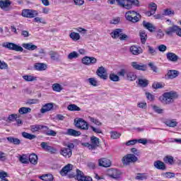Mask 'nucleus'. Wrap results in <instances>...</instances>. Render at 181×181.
I'll return each instance as SVG.
<instances>
[{
	"mask_svg": "<svg viewBox=\"0 0 181 181\" xmlns=\"http://www.w3.org/2000/svg\"><path fill=\"white\" fill-rule=\"evenodd\" d=\"M177 97H179L177 92L170 91L164 93L163 97L160 98V100L163 104L169 105L172 104Z\"/></svg>",
	"mask_w": 181,
	"mask_h": 181,
	"instance_id": "obj_1",
	"label": "nucleus"
},
{
	"mask_svg": "<svg viewBox=\"0 0 181 181\" xmlns=\"http://www.w3.org/2000/svg\"><path fill=\"white\" fill-rule=\"evenodd\" d=\"M73 149H74V144L69 143L66 144V147L61 148L59 153L64 156V158L70 159V158H71V155H73Z\"/></svg>",
	"mask_w": 181,
	"mask_h": 181,
	"instance_id": "obj_2",
	"label": "nucleus"
},
{
	"mask_svg": "<svg viewBox=\"0 0 181 181\" xmlns=\"http://www.w3.org/2000/svg\"><path fill=\"white\" fill-rule=\"evenodd\" d=\"M125 18L132 23H136L141 21V14L135 11H129L125 13Z\"/></svg>",
	"mask_w": 181,
	"mask_h": 181,
	"instance_id": "obj_3",
	"label": "nucleus"
},
{
	"mask_svg": "<svg viewBox=\"0 0 181 181\" xmlns=\"http://www.w3.org/2000/svg\"><path fill=\"white\" fill-rule=\"evenodd\" d=\"M82 146H86L90 151H95V149L100 146V139H98V137H95V136H92L90 137V144L82 143Z\"/></svg>",
	"mask_w": 181,
	"mask_h": 181,
	"instance_id": "obj_4",
	"label": "nucleus"
},
{
	"mask_svg": "<svg viewBox=\"0 0 181 181\" xmlns=\"http://www.w3.org/2000/svg\"><path fill=\"white\" fill-rule=\"evenodd\" d=\"M74 125L78 129H83V131H88V128H90L88 123L83 118L75 119Z\"/></svg>",
	"mask_w": 181,
	"mask_h": 181,
	"instance_id": "obj_5",
	"label": "nucleus"
},
{
	"mask_svg": "<svg viewBox=\"0 0 181 181\" xmlns=\"http://www.w3.org/2000/svg\"><path fill=\"white\" fill-rule=\"evenodd\" d=\"M2 47L8 50H15V52H23V48L13 42H4Z\"/></svg>",
	"mask_w": 181,
	"mask_h": 181,
	"instance_id": "obj_6",
	"label": "nucleus"
},
{
	"mask_svg": "<svg viewBox=\"0 0 181 181\" xmlns=\"http://www.w3.org/2000/svg\"><path fill=\"white\" fill-rule=\"evenodd\" d=\"M165 33L168 36L173 35V33H176L177 36H179L180 37H181V28L178 25H174L171 27H169L165 30Z\"/></svg>",
	"mask_w": 181,
	"mask_h": 181,
	"instance_id": "obj_7",
	"label": "nucleus"
},
{
	"mask_svg": "<svg viewBox=\"0 0 181 181\" xmlns=\"http://www.w3.org/2000/svg\"><path fill=\"white\" fill-rule=\"evenodd\" d=\"M138 160V157L134 154H127L124 156L122 159L123 165H129V163H134Z\"/></svg>",
	"mask_w": 181,
	"mask_h": 181,
	"instance_id": "obj_8",
	"label": "nucleus"
},
{
	"mask_svg": "<svg viewBox=\"0 0 181 181\" xmlns=\"http://www.w3.org/2000/svg\"><path fill=\"white\" fill-rule=\"evenodd\" d=\"M22 16L23 18H35V16H37L39 15V13H37V11L36 10H32V9H23L21 13Z\"/></svg>",
	"mask_w": 181,
	"mask_h": 181,
	"instance_id": "obj_9",
	"label": "nucleus"
},
{
	"mask_svg": "<svg viewBox=\"0 0 181 181\" xmlns=\"http://www.w3.org/2000/svg\"><path fill=\"white\" fill-rule=\"evenodd\" d=\"M179 74H180V72L177 70H168V73L165 75L164 78L165 80H173V78L178 77Z\"/></svg>",
	"mask_w": 181,
	"mask_h": 181,
	"instance_id": "obj_10",
	"label": "nucleus"
},
{
	"mask_svg": "<svg viewBox=\"0 0 181 181\" xmlns=\"http://www.w3.org/2000/svg\"><path fill=\"white\" fill-rule=\"evenodd\" d=\"M96 74L102 80H107V78H108L107 70L105 69V68H104V66H100L96 71Z\"/></svg>",
	"mask_w": 181,
	"mask_h": 181,
	"instance_id": "obj_11",
	"label": "nucleus"
},
{
	"mask_svg": "<svg viewBox=\"0 0 181 181\" xmlns=\"http://www.w3.org/2000/svg\"><path fill=\"white\" fill-rule=\"evenodd\" d=\"M76 179L78 181H93L91 177L84 175V173L80 170H76Z\"/></svg>",
	"mask_w": 181,
	"mask_h": 181,
	"instance_id": "obj_12",
	"label": "nucleus"
},
{
	"mask_svg": "<svg viewBox=\"0 0 181 181\" xmlns=\"http://www.w3.org/2000/svg\"><path fill=\"white\" fill-rule=\"evenodd\" d=\"M132 66L135 70H139L140 71H146L148 70V65L142 63L138 64L136 62H132Z\"/></svg>",
	"mask_w": 181,
	"mask_h": 181,
	"instance_id": "obj_13",
	"label": "nucleus"
},
{
	"mask_svg": "<svg viewBox=\"0 0 181 181\" xmlns=\"http://www.w3.org/2000/svg\"><path fill=\"white\" fill-rule=\"evenodd\" d=\"M40 146L44 151L49 152L50 153H56V152H57V149L52 146H49L47 142H42Z\"/></svg>",
	"mask_w": 181,
	"mask_h": 181,
	"instance_id": "obj_14",
	"label": "nucleus"
},
{
	"mask_svg": "<svg viewBox=\"0 0 181 181\" xmlns=\"http://www.w3.org/2000/svg\"><path fill=\"white\" fill-rule=\"evenodd\" d=\"M107 175L112 179H118L121 173L115 168H110L107 170Z\"/></svg>",
	"mask_w": 181,
	"mask_h": 181,
	"instance_id": "obj_15",
	"label": "nucleus"
},
{
	"mask_svg": "<svg viewBox=\"0 0 181 181\" xmlns=\"http://www.w3.org/2000/svg\"><path fill=\"white\" fill-rule=\"evenodd\" d=\"M54 107V105L52 103H46L42 105V107L40 109L41 114H45V112H49V111H52Z\"/></svg>",
	"mask_w": 181,
	"mask_h": 181,
	"instance_id": "obj_16",
	"label": "nucleus"
},
{
	"mask_svg": "<svg viewBox=\"0 0 181 181\" xmlns=\"http://www.w3.org/2000/svg\"><path fill=\"white\" fill-rule=\"evenodd\" d=\"M166 57L168 62H172L173 63H176L179 60V56L173 52H168L166 54Z\"/></svg>",
	"mask_w": 181,
	"mask_h": 181,
	"instance_id": "obj_17",
	"label": "nucleus"
},
{
	"mask_svg": "<svg viewBox=\"0 0 181 181\" xmlns=\"http://www.w3.org/2000/svg\"><path fill=\"white\" fill-rule=\"evenodd\" d=\"M12 5L11 0H0V8L3 11H8V8Z\"/></svg>",
	"mask_w": 181,
	"mask_h": 181,
	"instance_id": "obj_18",
	"label": "nucleus"
},
{
	"mask_svg": "<svg viewBox=\"0 0 181 181\" xmlns=\"http://www.w3.org/2000/svg\"><path fill=\"white\" fill-rule=\"evenodd\" d=\"M98 165L103 168H110L111 166V160L107 158H100L98 160Z\"/></svg>",
	"mask_w": 181,
	"mask_h": 181,
	"instance_id": "obj_19",
	"label": "nucleus"
},
{
	"mask_svg": "<svg viewBox=\"0 0 181 181\" xmlns=\"http://www.w3.org/2000/svg\"><path fill=\"white\" fill-rule=\"evenodd\" d=\"M129 51L132 54H134V56H138V54H141L144 53V50L141 47H138L135 45L131 46L129 48Z\"/></svg>",
	"mask_w": 181,
	"mask_h": 181,
	"instance_id": "obj_20",
	"label": "nucleus"
},
{
	"mask_svg": "<svg viewBox=\"0 0 181 181\" xmlns=\"http://www.w3.org/2000/svg\"><path fill=\"white\" fill-rule=\"evenodd\" d=\"M73 170V165L71 164H67L65 165L59 172L60 175L62 176H66L70 170Z\"/></svg>",
	"mask_w": 181,
	"mask_h": 181,
	"instance_id": "obj_21",
	"label": "nucleus"
},
{
	"mask_svg": "<svg viewBox=\"0 0 181 181\" xmlns=\"http://www.w3.org/2000/svg\"><path fill=\"white\" fill-rule=\"evenodd\" d=\"M154 168L158 170H166V165L160 160H156L153 163Z\"/></svg>",
	"mask_w": 181,
	"mask_h": 181,
	"instance_id": "obj_22",
	"label": "nucleus"
},
{
	"mask_svg": "<svg viewBox=\"0 0 181 181\" xmlns=\"http://www.w3.org/2000/svg\"><path fill=\"white\" fill-rule=\"evenodd\" d=\"M22 47L26 50H29L30 52L36 50V49H37V46L33 45L32 42L23 43Z\"/></svg>",
	"mask_w": 181,
	"mask_h": 181,
	"instance_id": "obj_23",
	"label": "nucleus"
},
{
	"mask_svg": "<svg viewBox=\"0 0 181 181\" xmlns=\"http://www.w3.org/2000/svg\"><path fill=\"white\" fill-rule=\"evenodd\" d=\"M143 26L149 32H155V30H156V28L153 26V23L146 22L145 21H143Z\"/></svg>",
	"mask_w": 181,
	"mask_h": 181,
	"instance_id": "obj_24",
	"label": "nucleus"
},
{
	"mask_svg": "<svg viewBox=\"0 0 181 181\" xmlns=\"http://www.w3.org/2000/svg\"><path fill=\"white\" fill-rule=\"evenodd\" d=\"M122 33V29L116 28L110 33V36L112 37V39H118V37H120Z\"/></svg>",
	"mask_w": 181,
	"mask_h": 181,
	"instance_id": "obj_25",
	"label": "nucleus"
},
{
	"mask_svg": "<svg viewBox=\"0 0 181 181\" xmlns=\"http://www.w3.org/2000/svg\"><path fill=\"white\" fill-rule=\"evenodd\" d=\"M164 124L170 128H175V127H177V122H176V119H166L164 121Z\"/></svg>",
	"mask_w": 181,
	"mask_h": 181,
	"instance_id": "obj_26",
	"label": "nucleus"
},
{
	"mask_svg": "<svg viewBox=\"0 0 181 181\" xmlns=\"http://www.w3.org/2000/svg\"><path fill=\"white\" fill-rule=\"evenodd\" d=\"M34 69L38 71H45L47 69V64L45 63H36L34 66Z\"/></svg>",
	"mask_w": 181,
	"mask_h": 181,
	"instance_id": "obj_27",
	"label": "nucleus"
},
{
	"mask_svg": "<svg viewBox=\"0 0 181 181\" xmlns=\"http://www.w3.org/2000/svg\"><path fill=\"white\" fill-rule=\"evenodd\" d=\"M43 128H45V129H49V127L47 126H42L41 124H35L30 126L32 132H38V131H40V129H43Z\"/></svg>",
	"mask_w": 181,
	"mask_h": 181,
	"instance_id": "obj_28",
	"label": "nucleus"
},
{
	"mask_svg": "<svg viewBox=\"0 0 181 181\" xmlns=\"http://www.w3.org/2000/svg\"><path fill=\"white\" fill-rule=\"evenodd\" d=\"M132 6H139V1L138 0H127L126 9H132Z\"/></svg>",
	"mask_w": 181,
	"mask_h": 181,
	"instance_id": "obj_29",
	"label": "nucleus"
},
{
	"mask_svg": "<svg viewBox=\"0 0 181 181\" xmlns=\"http://www.w3.org/2000/svg\"><path fill=\"white\" fill-rule=\"evenodd\" d=\"M66 134L69 135V136H80V135H81V132L73 129H68Z\"/></svg>",
	"mask_w": 181,
	"mask_h": 181,
	"instance_id": "obj_30",
	"label": "nucleus"
},
{
	"mask_svg": "<svg viewBox=\"0 0 181 181\" xmlns=\"http://www.w3.org/2000/svg\"><path fill=\"white\" fill-rule=\"evenodd\" d=\"M49 54L50 56V59L54 62H59L60 60V55L57 52L50 51Z\"/></svg>",
	"mask_w": 181,
	"mask_h": 181,
	"instance_id": "obj_31",
	"label": "nucleus"
},
{
	"mask_svg": "<svg viewBox=\"0 0 181 181\" xmlns=\"http://www.w3.org/2000/svg\"><path fill=\"white\" fill-rule=\"evenodd\" d=\"M8 144H12L13 145H19L21 144V139L15 138L13 136L6 137Z\"/></svg>",
	"mask_w": 181,
	"mask_h": 181,
	"instance_id": "obj_32",
	"label": "nucleus"
},
{
	"mask_svg": "<svg viewBox=\"0 0 181 181\" xmlns=\"http://www.w3.org/2000/svg\"><path fill=\"white\" fill-rule=\"evenodd\" d=\"M32 112V109L30 107H23L18 110V112H19L20 115H24L25 114H29V112Z\"/></svg>",
	"mask_w": 181,
	"mask_h": 181,
	"instance_id": "obj_33",
	"label": "nucleus"
},
{
	"mask_svg": "<svg viewBox=\"0 0 181 181\" xmlns=\"http://www.w3.org/2000/svg\"><path fill=\"white\" fill-rule=\"evenodd\" d=\"M139 35L142 45H145L146 43V39H148V35H146L145 30L140 31Z\"/></svg>",
	"mask_w": 181,
	"mask_h": 181,
	"instance_id": "obj_34",
	"label": "nucleus"
},
{
	"mask_svg": "<svg viewBox=\"0 0 181 181\" xmlns=\"http://www.w3.org/2000/svg\"><path fill=\"white\" fill-rule=\"evenodd\" d=\"M138 81V84L139 86H140V87H148V84H149V81H148L147 79L139 78Z\"/></svg>",
	"mask_w": 181,
	"mask_h": 181,
	"instance_id": "obj_35",
	"label": "nucleus"
},
{
	"mask_svg": "<svg viewBox=\"0 0 181 181\" xmlns=\"http://www.w3.org/2000/svg\"><path fill=\"white\" fill-rule=\"evenodd\" d=\"M40 179H41V180H44V181H53V175L52 174H45V175H42L41 176H40Z\"/></svg>",
	"mask_w": 181,
	"mask_h": 181,
	"instance_id": "obj_36",
	"label": "nucleus"
},
{
	"mask_svg": "<svg viewBox=\"0 0 181 181\" xmlns=\"http://www.w3.org/2000/svg\"><path fill=\"white\" fill-rule=\"evenodd\" d=\"M33 165H37V156L35 153L29 156V160Z\"/></svg>",
	"mask_w": 181,
	"mask_h": 181,
	"instance_id": "obj_37",
	"label": "nucleus"
},
{
	"mask_svg": "<svg viewBox=\"0 0 181 181\" xmlns=\"http://www.w3.org/2000/svg\"><path fill=\"white\" fill-rule=\"evenodd\" d=\"M23 138H25V139H30L32 141V139H35L36 138V135L35 134H30L28 132H23L21 134Z\"/></svg>",
	"mask_w": 181,
	"mask_h": 181,
	"instance_id": "obj_38",
	"label": "nucleus"
},
{
	"mask_svg": "<svg viewBox=\"0 0 181 181\" xmlns=\"http://www.w3.org/2000/svg\"><path fill=\"white\" fill-rule=\"evenodd\" d=\"M117 6L120 8H124L127 9V5L128 4V0H116Z\"/></svg>",
	"mask_w": 181,
	"mask_h": 181,
	"instance_id": "obj_39",
	"label": "nucleus"
},
{
	"mask_svg": "<svg viewBox=\"0 0 181 181\" xmlns=\"http://www.w3.org/2000/svg\"><path fill=\"white\" fill-rule=\"evenodd\" d=\"M67 110L69 111H81V108H80L76 104H71L67 106Z\"/></svg>",
	"mask_w": 181,
	"mask_h": 181,
	"instance_id": "obj_40",
	"label": "nucleus"
},
{
	"mask_svg": "<svg viewBox=\"0 0 181 181\" xmlns=\"http://www.w3.org/2000/svg\"><path fill=\"white\" fill-rule=\"evenodd\" d=\"M163 15L164 16H173V15H175V11L171 10L170 8L164 9Z\"/></svg>",
	"mask_w": 181,
	"mask_h": 181,
	"instance_id": "obj_41",
	"label": "nucleus"
},
{
	"mask_svg": "<svg viewBox=\"0 0 181 181\" xmlns=\"http://www.w3.org/2000/svg\"><path fill=\"white\" fill-rule=\"evenodd\" d=\"M52 90L53 91H56L57 93H60L62 90H63V87L59 83H54L52 84Z\"/></svg>",
	"mask_w": 181,
	"mask_h": 181,
	"instance_id": "obj_42",
	"label": "nucleus"
},
{
	"mask_svg": "<svg viewBox=\"0 0 181 181\" xmlns=\"http://www.w3.org/2000/svg\"><path fill=\"white\" fill-rule=\"evenodd\" d=\"M69 37H71V39H72V40H80V34H78V33H71L69 34Z\"/></svg>",
	"mask_w": 181,
	"mask_h": 181,
	"instance_id": "obj_43",
	"label": "nucleus"
},
{
	"mask_svg": "<svg viewBox=\"0 0 181 181\" xmlns=\"http://www.w3.org/2000/svg\"><path fill=\"white\" fill-rule=\"evenodd\" d=\"M88 119L89 121H90V122H93V124H95V125H98V127H101V125H103V123L100 122V120H98V119L88 117Z\"/></svg>",
	"mask_w": 181,
	"mask_h": 181,
	"instance_id": "obj_44",
	"label": "nucleus"
},
{
	"mask_svg": "<svg viewBox=\"0 0 181 181\" xmlns=\"http://www.w3.org/2000/svg\"><path fill=\"white\" fill-rule=\"evenodd\" d=\"M121 136V133L118 132H110V138L112 139H118Z\"/></svg>",
	"mask_w": 181,
	"mask_h": 181,
	"instance_id": "obj_45",
	"label": "nucleus"
},
{
	"mask_svg": "<svg viewBox=\"0 0 181 181\" xmlns=\"http://www.w3.org/2000/svg\"><path fill=\"white\" fill-rule=\"evenodd\" d=\"M20 116H18L16 114H11L8 115V119L6 120L7 122H12L13 121H16L17 118H19Z\"/></svg>",
	"mask_w": 181,
	"mask_h": 181,
	"instance_id": "obj_46",
	"label": "nucleus"
},
{
	"mask_svg": "<svg viewBox=\"0 0 181 181\" xmlns=\"http://www.w3.org/2000/svg\"><path fill=\"white\" fill-rule=\"evenodd\" d=\"M127 79L130 81H134V80H136V74L134 72H128Z\"/></svg>",
	"mask_w": 181,
	"mask_h": 181,
	"instance_id": "obj_47",
	"label": "nucleus"
},
{
	"mask_svg": "<svg viewBox=\"0 0 181 181\" xmlns=\"http://www.w3.org/2000/svg\"><path fill=\"white\" fill-rule=\"evenodd\" d=\"M78 53L77 52L74 51L69 54L68 55V59L69 60H73V59H77L78 57Z\"/></svg>",
	"mask_w": 181,
	"mask_h": 181,
	"instance_id": "obj_48",
	"label": "nucleus"
},
{
	"mask_svg": "<svg viewBox=\"0 0 181 181\" xmlns=\"http://www.w3.org/2000/svg\"><path fill=\"white\" fill-rule=\"evenodd\" d=\"M23 78L25 81H36V80H37L36 77L30 76V75L23 76Z\"/></svg>",
	"mask_w": 181,
	"mask_h": 181,
	"instance_id": "obj_49",
	"label": "nucleus"
},
{
	"mask_svg": "<svg viewBox=\"0 0 181 181\" xmlns=\"http://www.w3.org/2000/svg\"><path fill=\"white\" fill-rule=\"evenodd\" d=\"M165 163H169V165H173V157L171 156H167L163 158Z\"/></svg>",
	"mask_w": 181,
	"mask_h": 181,
	"instance_id": "obj_50",
	"label": "nucleus"
},
{
	"mask_svg": "<svg viewBox=\"0 0 181 181\" xmlns=\"http://www.w3.org/2000/svg\"><path fill=\"white\" fill-rule=\"evenodd\" d=\"M88 81L89 84L93 87H97V86H98V81H97L95 78H88Z\"/></svg>",
	"mask_w": 181,
	"mask_h": 181,
	"instance_id": "obj_51",
	"label": "nucleus"
},
{
	"mask_svg": "<svg viewBox=\"0 0 181 181\" xmlns=\"http://www.w3.org/2000/svg\"><path fill=\"white\" fill-rule=\"evenodd\" d=\"M90 58H91V57H87V56L82 58L83 64H85L86 66H90Z\"/></svg>",
	"mask_w": 181,
	"mask_h": 181,
	"instance_id": "obj_52",
	"label": "nucleus"
},
{
	"mask_svg": "<svg viewBox=\"0 0 181 181\" xmlns=\"http://www.w3.org/2000/svg\"><path fill=\"white\" fill-rule=\"evenodd\" d=\"M109 78L110 80H111V81H119V76L115 75V74H110L109 76Z\"/></svg>",
	"mask_w": 181,
	"mask_h": 181,
	"instance_id": "obj_53",
	"label": "nucleus"
},
{
	"mask_svg": "<svg viewBox=\"0 0 181 181\" xmlns=\"http://www.w3.org/2000/svg\"><path fill=\"white\" fill-rule=\"evenodd\" d=\"M148 54H151V56H155L156 54V49L153 48V47H151V45H148Z\"/></svg>",
	"mask_w": 181,
	"mask_h": 181,
	"instance_id": "obj_54",
	"label": "nucleus"
},
{
	"mask_svg": "<svg viewBox=\"0 0 181 181\" xmlns=\"http://www.w3.org/2000/svg\"><path fill=\"white\" fill-rule=\"evenodd\" d=\"M148 8H151V12H153V13H155V12H156V9H158V5L152 2L148 5Z\"/></svg>",
	"mask_w": 181,
	"mask_h": 181,
	"instance_id": "obj_55",
	"label": "nucleus"
},
{
	"mask_svg": "<svg viewBox=\"0 0 181 181\" xmlns=\"http://www.w3.org/2000/svg\"><path fill=\"white\" fill-rule=\"evenodd\" d=\"M153 110L155 111L157 114H163V109H160L158 106L153 105Z\"/></svg>",
	"mask_w": 181,
	"mask_h": 181,
	"instance_id": "obj_56",
	"label": "nucleus"
},
{
	"mask_svg": "<svg viewBox=\"0 0 181 181\" xmlns=\"http://www.w3.org/2000/svg\"><path fill=\"white\" fill-rule=\"evenodd\" d=\"M47 131L45 132L46 135L48 136H56L57 135V132L54 130L47 129Z\"/></svg>",
	"mask_w": 181,
	"mask_h": 181,
	"instance_id": "obj_57",
	"label": "nucleus"
},
{
	"mask_svg": "<svg viewBox=\"0 0 181 181\" xmlns=\"http://www.w3.org/2000/svg\"><path fill=\"white\" fill-rule=\"evenodd\" d=\"M19 160L21 163L28 164L29 163V160L25 156H21L19 157Z\"/></svg>",
	"mask_w": 181,
	"mask_h": 181,
	"instance_id": "obj_58",
	"label": "nucleus"
},
{
	"mask_svg": "<svg viewBox=\"0 0 181 181\" xmlns=\"http://www.w3.org/2000/svg\"><path fill=\"white\" fill-rule=\"evenodd\" d=\"M148 67L151 68V69L154 72V73H158V66H155L153 62H150L148 63Z\"/></svg>",
	"mask_w": 181,
	"mask_h": 181,
	"instance_id": "obj_59",
	"label": "nucleus"
},
{
	"mask_svg": "<svg viewBox=\"0 0 181 181\" xmlns=\"http://www.w3.org/2000/svg\"><path fill=\"white\" fill-rule=\"evenodd\" d=\"M146 97L147 100H148L149 101H154L155 100V95H153L152 93L149 92L146 93Z\"/></svg>",
	"mask_w": 181,
	"mask_h": 181,
	"instance_id": "obj_60",
	"label": "nucleus"
},
{
	"mask_svg": "<svg viewBox=\"0 0 181 181\" xmlns=\"http://www.w3.org/2000/svg\"><path fill=\"white\" fill-rule=\"evenodd\" d=\"M135 179L136 180H146V176L144 174L139 173Z\"/></svg>",
	"mask_w": 181,
	"mask_h": 181,
	"instance_id": "obj_61",
	"label": "nucleus"
},
{
	"mask_svg": "<svg viewBox=\"0 0 181 181\" xmlns=\"http://www.w3.org/2000/svg\"><path fill=\"white\" fill-rule=\"evenodd\" d=\"M8 69V64L5 62H2L0 60V70H6Z\"/></svg>",
	"mask_w": 181,
	"mask_h": 181,
	"instance_id": "obj_62",
	"label": "nucleus"
},
{
	"mask_svg": "<svg viewBox=\"0 0 181 181\" xmlns=\"http://www.w3.org/2000/svg\"><path fill=\"white\" fill-rule=\"evenodd\" d=\"M163 176H165V177H168V179H172V177H175V173L168 172V173H163Z\"/></svg>",
	"mask_w": 181,
	"mask_h": 181,
	"instance_id": "obj_63",
	"label": "nucleus"
},
{
	"mask_svg": "<svg viewBox=\"0 0 181 181\" xmlns=\"http://www.w3.org/2000/svg\"><path fill=\"white\" fill-rule=\"evenodd\" d=\"M119 39L122 41L128 40V39H129V37L127 34H124L122 33Z\"/></svg>",
	"mask_w": 181,
	"mask_h": 181,
	"instance_id": "obj_64",
	"label": "nucleus"
}]
</instances>
